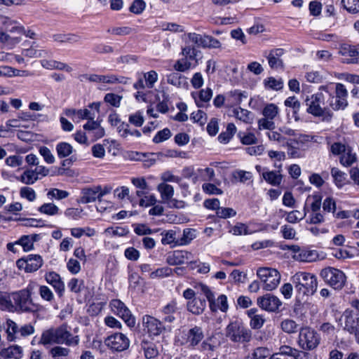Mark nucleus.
Listing matches in <instances>:
<instances>
[{
	"mask_svg": "<svg viewBox=\"0 0 359 359\" xmlns=\"http://www.w3.org/2000/svg\"><path fill=\"white\" fill-rule=\"evenodd\" d=\"M271 355V351L266 347H257L252 351L251 355L247 357V359H265Z\"/></svg>",
	"mask_w": 359,
	"mask_h": 359,
	"instance_id": "51",
	"label": "nucleus"
},
{
	"mask_svg": "<svg viewBox=\"0 0 359 359\" xmlns=\"http://www.w3.org/2000/svg\"><path fill=\"white\" fill-rule=\"evenodd\" d=\"M196 237V230L194 229H185L182 235L178 239L177 245H186L189 244Z\"/></svg>",
	"mask_w": 359,
	"mask_h": 359,
	"instance_id": "44",
	"label": "nucleus"
},
{
	"mask_svg": "<svg viewBox=\"0 0 359 359\" xmlns=\"http://www.w3.org/2000/svg\"><path fill=\"white\" fill-rule=\"evenodd\" d=\"M30 239L29 235H23L17 241L25 252H29L34 249V244Z\"/></svg>",
	"mask_w": 359,
	"mask_h": 359,
	"instance_id": "63",
	"label": "nucleus"
},
{
	"mask_svg": "<svg viewBox=\"0 0 359 359\" xmlns=\"http://www.w3.org/2000/svg\"><path fill=\"white\" fill-rule=\"evenodd\" d=\"M18 325L11 319H8L6 322V331L8 341H13L16 335L18 334Z\"/></svg>",
	"mask_w": 359,
	"mask_h": 359,
	"instance_id": "49",
	"label": "nucleus"
},
{
	"mask_svg": "<svg viewBox=\"0 0 359 359\" xmlns=\"http://www.w3.org/2000/svg\"><path fill=\"white\" fill-rule=\"evenodd\" d=\"M38 284L30 281L22 290L11 292L13 302L12 312L34 313L41 310V306L34 302L32 295L37 288Z\"/></svg>",
	"mask_w": 359,
	"mask_h": 359,
	"instance_id": "1",
	"label": "nucleus"
},
{
	"mask_svg": "<svg viewBox=\"0 0 359 359\" xmlns=\"http://www.w3.org/2000/svg\"><path fill=\"white\" fill-rule=\"evenodd\" d=\"M294 259L299 262H311L315 261L318 257V253L316 250H311L306 248H302L299 253L293 255Z\"/></svg>",
	"mask_w": 359,
	"mask_h": 359,
	"instance_id": "37",
	"label": "nucleus"
},
{
	"mask_svg": "<svg viewBox=\"0 0 359 359\" xmlns=\"http://www.w3.org/2000/svg\"><path fill=\"white\" fill-rule=\"evenodd\" d=\"M128 121L135 127H141L144 122L143 113L140 111H137L135 113L130 114L128 117Z\"/></svg>",
	"mask_w": 359,
	"mask_h": 359,
	"instance_id": "60",
	"label": "nucleus"
},
{
	"mask_svg": "<svg viewBox=\"0 0 359 359\" xmlns=\"http://www.w3.org/2000/svg\"><path fill=\"white\" fill-rule=\"evenodd\" d=\"M278 353L285 356L296 358L297 359H298L300 355L299 351L289 346H281Z\"/></svg>",
	"mask_w": 359,
	"mask_h": 359,
	"instance_id": "62",
	"label": "nucleus"
},
{
	"mask_svg": "<svg viewBox=\"0 0 359 359\" xmlns=\"http://www.w3.org/2000/svg\"><path fill=\"white\" fill-rule=\"evenodd\" d=\"M233 116L238 120L244 122L249 123L252 120L251 112L247 109L241 107L235 108L233 110Z\"/></svg>",
	"mask_w": 359,
	"mask_h": 359,
	"instance_id": "50",
	"label": "nucleus"
},
{
	"mask_svg": "<svg viewBox=\"0 0 359 359\" xmlns=\"http://www.w3.org/2000/svg\"><path fill=\"white\" fill-rule=\"evenodd\" d=\"M187 306L188 311L194 314L199 315L205 310L206 302L204 299L195 298L191 301H188Z\"/></svg>",
	"mask_w": 359,
	"mask_h": 359,
	"instance_id": "35",
	"label": "nucleus"
},
{
	"mask_svg": "<svg viewBox=\"0 0 359 359\" xmlns=\"http://www.w3.org/2000/svg\"><path fill=\"white\" fill-rule=\"evenodd\" d=\"M341 4L349 13L356 14L359 13V0H341Z\"/></svg>",
	"mask_w": 359,
	"mask_h": 359,
	"instance_id": "53",
	"label": "nucleus"
},
{
	"mask_svg": "<svg viewBox=\"0 0 359 359\" xmlns=\"http://www.w3.org/2000/svg\"><path fill=\"white\" fill-rule=\"evenodd\" d=\"M109 306L111 311L120 317L129 327L135 325V319L123 302L119 299H112Z\"/></svg>",
	"mask_w": 359,
	"mask_h": 359,
	"instance_id": "15",
	"label": "nucleus"
},
{
	"mask_svg": "<svg viewBox=\"0 0 359 359\" xmlns=\"http://www.w3.org/2000/svg\"><path fill=\"white\" fill-rule=\"evenodd\" d=\"M167 82L177 88H185L188 86L187 77L177 73L172 72L167 75Z\"/></svg>",
	"mask_w": 359,
	"mask_h": 359,
	"instance_id": "34",
	"label": "nucleus"
},
{
	"mask_svg": "<svg viewBox=\"0 0 359 359\" xmlns=\"http://www.w3.org/2000/svg\"><path fill=\"white\" fill-rule=\"evenodd\" d=\"M307 216L306 212L303 210V212L299 210H292L287 214L285 220L289 223H297Z\"/></svg>",
	"mask_w": 359,
	"mask_h": 359,
	"instance_id": "56",
	"label": "nucleus"
},
{
	"mask_svg": "<svg viewBox=\"0 0 359 359\" xmlns=\"http://www.w3.org/2000/svg\"><path fill=\"white\" fill-rule=\"evenodd\" d=\"M161 243L163 245H170L172 246H180L177 245L179 238L177 237V231L172 229L162 232Z\"/></svg>",
	"mask_w": 359,
	"mask_h": 359,
	"instance_id": "39",
	"label": "nucleus"
},
{
	"mask_svg": "<svg viewBox=\"0 0 359 359\" xmlns=\"http://www.w3.org/2000/svg\"><path fill=\"white\" fill-rule=\"evenodd\" d=\"M273 167L277 170H271L268 168L259 165H257L255 169L266 182L272 186L278 187L282 183L283 178L282 175L283 164L274 162Z\"/></svg>",
	"mask_w": 359,
	"mask_h": 359,
	"instance_id": "10",
	"label": "nucleus"
},
{
	"mask_svg": "<svg viewBox=\"0 0 359 359\" xmlns=\"http://www.w3.org/2000/svg\"><path fill=\"white\" fill-rule=\"evenodd\" d=\"M331 175L334 179L335 184L338 187H341L345 184L346 174L337 168L331 170Z\"/></svg>",
	"mask_w": 359,
	"mask_h": 359,
	"instance_id": "52",
	"label": "nucleus"
},
{
	"mask_svg": "<svg viewBox=\"0 0 359 359\" xmlns=\"http://www.w3.org/2000/svg\"><path fill=\"white\" fill-rule=\"evenodd\" d=\"M45 280L53 287L59 297L63 296L65 290V285L61 276L57 273L55 271L46 273L45 275Z\"/></svg>",
	"mask_w": 359,
	"mask_h": 359,
	"instance_id": "20",
	"label": "nucleus"
},
{
	"mask_svg": "<svg viewBox=\"0 0 359 359\" xmlns=\"http://www.w3.org/2000/svg\"><path fill=\"white\" fill-rule=\"evenodd\" d=\"M40 341L44 345L65 344L67 346H76L79 344V339L78 336L72 334L67 325H62L58 327L50 328L44 331Z\"/></svg>",
	"mask_w": 359,
	"mask_h": 359,
	"instance_id": "2",
	"label": "nucleus"
},
{
	"mask_svg": "<svg viewBox=\"0 0 359 359\" xmlns=\"http://www.w3.org/2000/svg\"><path fill=\"white\" fill-rule=\"evenodd\" d=\"M41 65L43 68L50 70H65L67 72L72 71V68L68 65L54 60H41Z\"/></svg>",
	"mask_w": 359,
	"mask_h": 359,
	"instance_id": "32",
	"label": "nucleus"
},
{
	"mask_svg": "<svg viewBox=\"0 0 359 359\" xmlns=\"http://www.w3.org/2000/svg\"><path fill=\"white\" fill-rule=\"evenodd\" d=\"M257 231L256 229L251 227L250 224H247L242 222H237L229 231L230 233L235 236L250 235Z\"/></svg>",
	"mask_w": 359,
	"mask_h": 359,
	"instance_id": "33",
	"label": "nucleus"
},
{
	"mask_svg": "<svg viewBox=\"0 0 359 359\" xmlns=\"http://www.w3.org/2000/svg\"><path fill=\"white\" fill-rule=\"evenodd\" d=\"M335 95L328 98V106L333 110L344 109L348 105V90L345 86L340 83L334 85Z\"/></svg>",
	"mask_w": 359,
	"mask_h": 359,
	"instance_id": "12",
	"label": "nucleus"
},
{
	"mask_svg": "<svg viewBox=\"0 0 359 359\" xmlns=\"http://www.w3.org/2000/svg\"><path fill=\"white\" fill-rule=\"evenodd\" d=\"M56 151L57 156L60 158H63L69 156L73 152L72 146L65 142H59L56 145Z\"/></svg>",
	"mask_w": 359,
	"mask_h": 359,
	"instance_id": "46",
	"label": "nucleus"
},
{
	"mask_svg": "<svg viewBox=\"0 0 359 359\" xmlns=\"http://www.w3.org/2000/svg\"><path fill=\"white\" fill-rule=\"evenodd\" d=\"M258 306L269 312H276L282 305L281 301L276 296L266 294L257 299Z\"/></svg>",
	"mask_w": 359,
	"mask_h": 359,
	"instance_id": "18",
	"label": "nucleus"
},
{
	"mask_svg": "<svg viewBox=\"0 0 359 359\" xmlns=\"http://www.w3.org/2000/svg\"><path fill=\"white\" fill-rule=\"evenodd\" d=\"M192 97L198 107H203V103L208 102L212 97V90L210 88L202 89L197 93H192Z\"/></svg>",
	"mask_w": 359,
	"mask_h": 359,
	"instance_id": "28",
	"label": "nucleus"
},
{
	"mask_svg": "<svg viewBox=\"0 0 359 359\" xmlns=\"http://www.w3.org/2000/svg\"><path fill=\"white\" fill-rule=\"evenodd\" d=\"M193 255L186 250H175L169 254L166 258V262L169 265L175 266L183 264L191 260Z\"/></svg>",
	"mask_w": 359,
	"mask_h": 359,
	"instance_id": "22",
	"label": "nucleus"
},
{
	"mask_svg": "<svg viewBox=\"0 0 359 359\" xmlns=\"http://www.w3.org/2000/svg\"><path fill=\"white\" fill-rule=\"evenodd\" d=\"M356 160V154L353 152L351 147H348L339 158L340 163L346 167L352 165Z\"/></svg>",
	"mask_w": 359,
	"mask_h": 359,
	"instance_id": "38",
	"label": "nucleus"
},
{
	"mask_svg": "<svg viewBox=\"0 0 359 359\" xmlns=\"http://www.w3.org/2000/svg\"><path fill=\"white\" fill-rule=\"evenodd\" d=\"M190 43H186V45L182 48L181 54L183 57H186L193 62L194 66H196L198 64V57L201 54V52Z\"/></svg>",
	"mask_w": 359,
	"mask_h": 359,
	"instance_id": "30",
	"label": "nucleus"
},
{
	"mask_svg": "<svg viewBox=\"0 0 359 359\" xmlns=\"http://www.w3.org/2000/svg\"><path fill=\"white\" fill-rule=\"evenodd\" d=\"M349 146L341 142H334L330 145V151L334 156H341Z\"/></svg>",
	"mask_w": 359,
	"mask_h": 359,
	"instance_id": "64",
	"label": "nucleus"
},
{
	"mask_svg": "<svg viewBox=\"0 0 359 359\" xmlns=\"http://www.w3.org/2000/svg\"><path fill=\"white\" fill-rule=\"evenodd\" d=\"M69 196V193L68 191L56 188L50 189L47 193V196L50 200L53 198L62 200L67 198Z\"/></svg>",
	"mask_w": 359,
	"mask_h": 359,
	"instance_id": "57",
	"label": "nucleus"
},
{
	"mask_svg": "<svg viewBox=\"0 0 359 359\" xmlns=\"http://www.w3.org/2000/svg\"><path fill=\"white\" fill-rule=\"evenodd\" d=\"M198 287L208 301L209 307L212 311L215 312L220 310L222 312H226L228 310L229 305L225 294H221L215 299V294L209 287L204 284H200Z\"/></svg>",
	"mask_w": 359,
	"mask_h": 359,
	"instance_id": "9",
	"label": "nucleus"
},
{
	"mask_svg": "<svg viewBox=\"0 0 359 359\" xmlns=\"http://www.w3.org/2000/svg\"><path fill=\"white\" fill-rule=\"evenodd\" d=\"M203 332L201 327L195 326L189 330L187 334V343L189 346H195L203 339Z\"/></svg>",
	"mask_w": 359,
	"mask_h": 359,
	"instance_id": "27",
	"label": "nucleus"
},
{
	"mask_svg": "<svg viewBox=\"0 0 359 359\" xmlns=\"http://www.w3.org/2000/svg\"><path fill=\"white\" fill-rule=\"evenodd\" d=\"M13 302L11 293L0 291V309L12 312Z\"/></svg>",
	"mask_w": 359,
	"mask_h": 359,
	"instance_id": "47",
	"label": "nucleus"
},
{
	"mask_svg": "<svg viewBox=\"0 0 359 359\" xmlns=\"http://www.w3.org/2000/svg\"><path fill=\"white\" fill-rule=\"evenodd\" d=\"M320 341V335L313 329L306 327L300 330L299 346L304 350L311 351L317 348Z\"/></svg>",
	"mask_w": 359,
	"mask_h": 359,
	"instance_id": "11",
	"label": "nucleus"
},
{
	"mask_svg": "<svg viewBox=\"0 0 359 359\" xmlns=\"http://www.w3.org/2000/svg\"><path fill=\"white\" fill-rule=\"evenodd\" d=\"M185 43H191L197 47L203 48H219L221 43L212 36L200 34L195 32H189L184 35Z\"/></svg>",
	"mask_w": 359,
	"mask_h": 359,
	"instance_id": "8",
	"label": "nucleus"
},
{
	"mask_svg": "<svg viewBox=\"0 0 359 359\" xmlns=\"http://www.w3.org/2000/svg\"><path fill=\"white\" fill-rule=\"evenodd\" d=\"M142 324L144 331L150 336H158L164 330L162 323L151 316L146 315L143 316Z\"/></svg>",
	"mask_w": 359,
	"mask_h": 359,
	"instance_id": "19",
	"label": "nucleus"
},
{
	"mask_svg": "<svg viewBox=\"0 0 359 359\" xmlns=\"http://www.w3.org/2000/svg\"><path fill=\"white\" fill-rule=\"evenodd\" d=\"M53 40L60 43H74L81 41V36L74 34H57L53 35Z\"/></svg>",
	"mask_w": 359,
	"mask_h": 359,
	"instance_id": "40",
	"label": "nucleus"
},
{
	"mask_svg": "<svg viewBox=\"0 0 359 359\" xmlns=\"http://www.w3.org/2000/svg\"><path fill=\"white\" fill-rule=\"evenodd\" d=\"M194 67V62L186 57L177 60L173 66L176 71L180 72H184Z\"/></svg>",
	"mask_w": 359,
	"mask_h": 359,
	"instance_id": "48",
	"label": "nucleus"
},
{
	"mask_svg": "<svg viewBox=\"0 0 359 359\" xmlns=\"http://www.w3.org/2000/svg\"><path fill=\"white\" fill-rule=\"evenodd\" d=\"M339 53L342 56V61L344 63L353 64L358 62L359 53L354 46L343 45L340 47Z\"/></svg>",
	"mask_w": 359,
	"mask_h": 359,
	"instance_id": "23",
	"label": "nucleus"
},
{
	"mask_svg": "<svg viewBox=\"0 0 359 359\" xmlns=\"http://www.w3.org/2000/svg\"><path fill=\"white\" fill-rule=\"evenodd\" d=\"M158 79V74L154 70L138 73L137 80L134 83L133 87L136 90L151 89L154 87Z\"/></svg>",
	"mask_w": 359,
	"mask_h": 359,
	"instance_id": "17",
	"label": "nucleus"
},
{
	"mask_svg": "<svg viewBox=\"0 0 359 359\" xmlns=\"http://www.w3.org/2000/svg\"><path fill=\"white\" fill-rule=\"evenodd\" d=\"M279 114L278 107L273 103L266 104L262 109L263 118L258 121L259 130H271L275 128L273 120Z\"/></svg>",
	"mask_w": 359,
	"mask_h": 359,
	"instance_id": "13",
	"label": "nucleus"
},
{
	"mask_svg": "<svg viewBox=\"0 0 359 359\" xmlns=\"http://www.w3.org/2000/svg\"><path fill=\"white\" fill-rule=\"evenodd\" d=\"M39 180L34 170H27L20 176V180L25 184H33Z\"/></svg>",
	"mask_w": 359,
	"mask_h": 359,
	"instance_id": "54",
	"label": "nucleus"
},
{
	"mask_svg": "<svg viewBox=\"0 0 359 359\" xmlns=\"http://www.w3.org/2000/svg\"><path fill=\"white\" fill-rule=\"evenodd\" d=\"M280 327L283 332L292 334L297 332L298 325L292 319H285L281 322Z\"/></svg>",
	"mask_w": 359,
	"mask_h": 359,
	"instance_id": "55",
	"label": "nucleus"
},
{
	"mask_svg": "<svg viewBox=\"0 0 359 359\" xmlns=\"http://www.w3.org/2000/svg\"><path fill=\"white\" fill-rule=\"evenodd\" d=\"M39 293L41 298L46 302H51L54 300V294L46 285H39Z\"/></svg>",
	"mask_w": 359,
	"mask_h": 359,
	"instance_id": "58",
	"label": "nucleus"
},
{
	"mask_svg": "<svg viewBox=\"0 0 359 359\" xmlns=\"http://www.w3.org/2000/svg\"><path fill=\"white\" fill-rule=\"evenodd\" d=\"M322 205V197L320 194L309 195L305 201L304 210L306 215L310 212H316L320 210Z\"/></svg>",
	"mask_w": 359,
	"mask_h": 359,
	"instance_id": "26",
	"label": "nucleus"
},
{
	"mask_svg": "<svg viewBox=\"0 0 359 359\" xmlns=\"http://www.w3.org/2000/svg\"><path fill=\"white\" fill-rule=\"evenodd\" d=\"M3 30L22 34L24 32V27L21 26L20 23L11 20L10 18L4 15H0V31Z\"/></svg>",
	"mask_w": 359,
	"mask_h": 359,
	"instance_id": "24",
	"label": "nucleus"
},
{
	"mask_svg": "<svg viewBox=\"0 0 359 359\" xmlns=\"http://www.w3.org/2000/svg\"><path fill=\"white\" fill-rule=\"evenodd\" d=\"M157 190L161 194L162 200L165 203L174 195L173 187L168 184L161 183L158 184Z\"/></svg>",
	"mask_w": 359,
	"mask_h": 359,
	"instance_id": "42",
	"label": "nucleus"
},
{
	"mask_svg": "<svg viewBox=\"0 0 359 359\" xmlns=\"http://www.w3.org/2000/svg\"><path fill=\"white\" fill-rule=\"evenodd\" d=\"M191 120L202 126L207 121V114L202 110L198 109L191 114Z\"/></svg>",
	"mask_w": 359,
	"mask_h": 359,
	"instance_id": "61",
	"label": "nucleus"
},
{
	"mask_svg": "<svg viewBox=\"0 0 359 359\" xmlns=\"http://www.w3.org/2000/svg\"><path fill=\"white\" fill-rule=\"evenodd\" d=\"M100 186L84 188L81 190L80 202L89 203L95 201L97 199L100 200Z\"/></svg>",
	"mask_w": 359,
	"mask_h": 359,
	"instance_id": "25",
	"label": "nucleus"
},
{
	"mask_svg": "<svg viewBox=\"0 0 359 359\" xmlns=\"http://www.w3.org/2000/svg\"><path fill=\"white\" fill-rule=\"evenodd\" d=\"M257 276L260 279L263 290L272 291L280 282V274L275 269L262 267L257 271Z\"/></svg>",
	"mask_w": 359,
	"mask_h": 359,
	"instance_id": "6",
	"label": "nucleus"
},
{
	"mask_svg": "<svg viewBox=\"0 0 359 359\" xmlns=\"http://www.w3.org/2000/svg\"><path fill=\"white\" fill-rule=\"evenodd\" d=\"M104 344L112 351L121 352L129 347L130 340L124 334L116 332L107 337Z\"/></svg>",
	"mask_w": 359,
	"mask_h": 359,
	"instance_id": "16",
	"label": "nucleus"
},
{
	"mask_svg": "<svg viewBox=\"0 0 359 359\" xmlns=\"http://www.w3.org/2000/svg\"><path fill=\"white\" fill-rule=\"evenodd\" d=\"M43 264V260L41 255L36 254L28 255L24 258L19 259L16 265L20 269H23L26 273H33L39 270Z\"/></svg>",
	"mask_w": 359,
	"mask_h": 359,
	"instance_id": "14",
	"label": "nucleus"
},
{
	"mask_svg": "<svg viewBox=\"0 0 359 359\" xmlns=\"http://www.w3.org/2000/svg\"><path fill=\"white\" fill-rule=\"evenodd\" d=\"M38 211L48 216H55L60 214V208L53 203H45L38 208Z\"/></svg>",
	"mask_w": 359,
	"mask_h": 359,
	"instance_id": "45",
	"label": "nucleus"
},
{
	"mask_svg": "<svg viewBox=\"0 0 359 359\" xmlns=\"http://www.w3.org/2000/svg\"><path fill=\"white\" fill-rule=\"evenodd\" d=\"M236 132V127L233 123H229L226 131L222 132L218 136V140L223 144L228 143Z\"/></svg>",
	"mask_w": 359,
	"mask_h": 359,
	"instance_id": "43",
	"label": "nucleus"
},
{
	"mask_svg": "<svg viewBox=\"0 0 359 359\" xmlns=\"http://www.w3.org/2000/svg\"><path fill=\"white\" fill-rule=\"evenodd\" d=\"M178 311L177 302L175 299H172L160 309V317L164 322L172 323L176 318L175 314Z\"/></svg>",
	"mask_w": 359,
	"mask_h": 359,
	"instance_id": "21",
	"label": "nucleus"
},
{
	"mask_svg": "<svg viewBox=\"0 0 359 359\" xmlns=\"http://www.w3.org/2000/svg\"><path fill=\"white\" fill-rule=\"evenodd\" d=\"M325 95L322 92L308 96L306 100L307 112L316 117H320L323 121H330L332 117V113L328 109V104L325 102Z\"/></svg>",
	"mask_w": 359,
	"mask_h": 359,
	"instance_id": "3",
	"label": "nucleus"
},
{
	"mask_svg": "<svg viewBox=\"0 0 359 359\" xmlns=\"http://www.w3.org/2000/svg\"><path fill=\"white\" fill-rule=\"evenodd\" d=\"M226 107H232L239 105L243 98H246V95L239 90H234L228 92L226 94Z\"/></svg>",
	"mask_w": 359,
	"mask_h": 359,
	"instance_id": "29",
	"label": "nucleus"
},
{
	"mask_svg": "<svg viewBox=\"0 0 359 359\" xmlns=\"http://www.w3.org/2000/svg\"><path fill=\"white\" fill-rule=\"evenodd\" d=\"M283 50L282 48H277L270 51L267 56L268 62L271 68L278 69L283 66V62L280 57L283 54Z\"/></svg>",
	"mask_w": 359,
	"mask_h": 359,
	"instance_id": "31",
	"label": "nucleus"
},
{
	"mask_svg": "<svg viewBox=\"0 0 359 359\" xmlns=\"http://www.w3.org/2000/svg\"><path fill=\"white\" fill-rule=\"evenodd\" d=\"M344 318V330L349 333L353 332V329L359 325V322L354 317L353 311L346 309L342 316Z\"/></svg>",
	"mask_w": 359,
	"mask_h": 359,
	"instance_id": "36",
	"label": "nucleus"
},
{
	"mask_svg": "<svg viewBox=\"0 0 359 359\" xmlns=\"http://www.w3.org/2000/svg\"><path fill=\"white\" fill-rule=\"evenodd\" d=\"M298 294L305 296L313 294L318 287V281L315 275L310 273L300 271L292 277Z\"/></svg>",
	"mask_w": 359,
	"mask_h": 359,
	"instance_id": "4",
	"label": "nucleus"
},
{
	"mask_svg": "<svg viewBox=\"0 0 359 359\" xmlns=\"http://www.w3.org/2000/svg\"><path fill=\"white\" fill-rule=\"evenodd\" d=\"M265 89L280 90L283 88V81L282 79H276L274 77H268L263 81Z\"/></svg>",
	"mask_w": 359,
	"mask_h": 359,
	"instance_id": "41",
	"label": "nucleus"
},
{
	"mask_svg": "<svg viewBox=\"0 0 359 359\" xmlns=\"http://www.w3.org/2000/svg\"><path fill=\"white\" fill-rule=\"evenodd\" d=\"M225 337L233 343L244 344L252 339V332L240 320L231 321L224 329Z\"/></svg>",
	"mask_w": 359,
	"mask_h": 359,
	"instance_id": "5",
	"label": "nucleus"
},
{
	"mask_svg": "<svg viewBox=\"0 0 359 359\" xmlns=\"http://www.w3.org/2000/svg\"><path fill=\"white\" fill-rule=\"evenodd\" d=\"M20 196L22 198H26L29 202H33L36 198L35 191L29 187H23L20 190Z\"/></svg>",
	"mask_w": 359,
	"mask_h": 359,
	"instance_id": "59",
	"label": "nucleus"
},
{
	"mask_svg": "<svg viewBox=\"0 0 359 359\" xmlns=\"http://www.w3.org/2000/svg\"><path fill=\"white\" fill-rule=\"evenodd\" d=\"M320 276L328 285L337 290H341L346 283L345 273L333 267L323 269L320 271Z\"/></svg>",
	"mask_w": 359,
	"mask_h": 359,
	"instance_id": "7",
	"label": "nucleus"
}]
</instances>
